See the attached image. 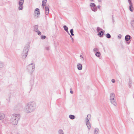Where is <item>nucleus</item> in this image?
<instances>
[{
  "instance_id": "27",
  "label": "nucleus",
  "mask_w": 134,
  "mask_h": 134,
  "mask_svg": "<svg viewBox=\"0 0 134 134\" xmlns=\"http://www.w3.org/2000/svg\"><path fill=\"white\" fill-rule=\"evenodd\" d=\"M131 24L132 26L134 27V20H132L131 22Z\"/></svg>"
},
{
  "instance_id": "14",
  "label": "nucleus",
  "mask_w": 134,
  "mask_h": 134,
  "mask_svg": "<svg viewBox=\"0 0 134 134\" xmlns=\"http://www.w3.org/2000/svg\"><path fill=\"white\" fill-rule=\"evenodd\" d=\"M63 27L64 30L68 33L70 35V34L69 33V32L68 31V28L66 26L64 25L63 26Z\"/></svg>"
},
{
  "instance_id": "31",
  "label": "nucleus",
  "mask_w": 134,
  "mask_h": 134,
  "mask_svg": "<svg viewBox=\"0 0 134 134\" xmlns=\"http://www.w3.org/2000/svg\"><path fill=\"white\" fill-rule=\"evenodd\" d=\"M47 0H43L42 1V3H44L46 4L47 2Z\"/></svg>"
},
{
  "instance_id": "8",
  "label": "nucleus",
  "mask_w": 134,
  "mask_h": 134,
  "mask_svg": "<svg viewBox=\"0 0 134 134\" xmlns=\"http://www.w3.org/2000/svg\"><path fill=\"white\" fill-rule=\"evenodd\" d=\"M35 13L36 14L35 16L36 18L38 17L39 15H40V13L39 9L38 8H36L35 11Z\"/></svg>"
},
{
  "instance_id": "28",
  "label": "nucleus",
  "mask_w": 134,
  "mask_h": 134,
  "mask_svg": "<svg viewBox=\"0 0 134 134\" xmlns=\"http://www.w3.org/2000/svg\"><path fill=\"white\" fill-rule=\"evenodd\" d=\"M98 51V49L96 48H95L93 49V51L94 52Z\"/></svg>"
},
{
  "instance_id": "17",
  "label": "nucleus",
  "mask_w": 134,
  "mask_h": 134,
  "mask_svg": "<svg viewBox=\"0 0 134 134\" xmlns=\"http://www.w3.org/2000/svg\"><path fill=\"white\" fill-rule=\"evenodd\" d=\"M4 64L2 62L0 61V68H2L4 67Z\"/></svg>"
},
{
  "instance_id": "5",
  "label": "nucleus",
  "mask_w": 134,
  "mask_h": 134,
  "mask_svg": "<svg viewBox=\"0 0 134 134\" xmlns=\"http://www.w3.org/2000/svg\"><path fill=\"white\" fill-rule=\"evenodd\" d=\"M35 69V65L34 63H31L28 65L27 66V69L29 72L32 73Z\"/></svg>"
},
{
  "instance_id": "43",
  "label": "nucleus",
  "mask_w": 134,
  "mask_h": 134,
  "mask_svg": "<svg viewBox=\"0 0 134 134\" xmlns=\"http://www.w3.org/2000/svg\"><path fill=\"white\" fill-rule=\"evenodd\" d=\"M131 1V0H128V2H130V1Z\"/></svg>"
},
{
  "instance_id": "7",
  "label": "nucleus",
  "mask_w": 134,
  "mask_h": 134,
  "mask_svg": "<svg viewBox=\"0 0 134 134\" xmlns=\"http://www.w3.org/2000/svg\"><path fill=\"white\" fill-rule=\"evenodd\" d=\"M90 7L92 10L94 12H96L97 11V6L94 3H92L90 4Z\"/></svg>"
},
{
  "instance_id": "12",
  "label": "nucleus",
  "mask_w": 134,
  "mask_h": 134,
  "mask_svg": "<svg viewBox=\"0 0 134 134\" xmlns=\"http://www.w3.org/2000/svg\"><path fill=\"white\" fill-rule=\"evenodd\" d=\"M99 132V129L98 128H96L95 129L94 131V134H98Z\"/></svg>"
},
{
  "instance_id": "34",
  "label": "nucleus",
  "mask_w": 134,
  "mask_h": 134,
  "mask_svg": "<svg viewBox=\"0 0 134 134\" xmlns=\"http://www.w3.org/2000/svg\"><path fill=\"white\" fill-rule=\"evenodd\" d=\"M111 82L113 83H114L115 82V81L114 79H112L111 80Z\"/></svg>"
},
{
  "instance_id": "3",
  "label": "nucleus",
  "mask_w": 134,
  "mask_h": 134,
  "mask_svg": "<svg viewBox=\"0 0 134 134\" xmlns=\"http://www.w3.org/2000/svg\"><path fill=\"white\" fill-rule=\"evenodd\" d=\"M115 96L114 93H111L110 95V99L111 103L114 105L117 106V104L116 103V100L115 99Z\"/></svg>"
},
{
  "instance_id": "11",
  "label": "nucleus",
  "mask_w": 134,
  "mask_h": 134,
  "mask_svg": "<svg viewBox=\"0 0 134 134\" xmlns=\"http://www.w3.org/2000/svg\"><path fill=\"white\" fill-rule=\"evenodd\" d=\"M104 31L103 30L101 31L100 32H99L98 35L100 37H102L103 36Z\"/></svg>"
},
{
  "instance_id": "29",
  "label": "nucleus",
  "mask_w": 134,
  "mask_h": 134,
  "mask_svg": "<svg viewBox=\"0 0 134 134\" xmlns=\"http://www.w3.org/2000/svg\"><path fill=\"white\" fill-rule=\"evenodd\" d=\"M80 57L81 58V60L82 61H84V59L82 55H80Z\"/></svg>"
},
{
  "instance_id": "19",
  "label": "nucleus",
  "mask_w": 134,
  "mask_h": 134,
  "mask_svg": "<svg viewBox=\"0 0 134 134\" xmlns=\"http://www.w3.org/2000/svg\"><path fill=\"white\" fill-rule=\"evenodd\" d=\"M69 118L71 119H74L75 118V116L72 115H69Z\"/></svg>"
},
{
  "instance_id": "41",
  "label": "nucleus",
  "mask_w": 134,
  "mask_h": 134,
  "mask_svg": "<svg viewBox=\"0 0 134 134\" xmlns=\"http://www.w3.org/2000/svg\"><path fill=\"white\" fill-rule=\"evenodd\" d=\"M98 7L99 8H100V5H98Z\"/></svg>"
},
{
  "instance_id": "22",
  "label": "nucleus",
  "mask_w": 134,
  "mask_h": 134,
  "mask_svg": "<svg viewBox=\"0 0 134 134\" xmlns=\"http://www.w3.org/2000/svg\"><path fill=\"white\" fill-rule=\"evenodd\" d=\"M59 134H64L63 131L62 130H60L58 131Z\"/></svg>"
},
{
  "instance_id": "26",
  "label": "nucleus",
  "mask_w": 134,
  "mask_h": 134,
  "mask_svg": "<svg viewBox=\"0 0 134 134\" xmlns=\"http://www.w3.org/2000/svg\"><path fill=\"white\" fill-rule=\"evenodd\" d=\"M106 37L108 38H111V36L108 33L106 35Z\"/></svg>"
},
{
  "instance_id": "15",
  "label": "nucleus",
  "mask_w": 134,
  "mask_h": 134,
  "mask_svg": "<svg viewBox=\"0 0 134 134\" xmlns=\"http://www.w3.org/2000/svg\"><path fill=\"white\" fill-rule=\"evenodd\" d=\"M24 2V0H20L19 2V5L23 6Z\"/></svg>"
},
{
  "instance_id": "20",
  "label": "nucleus",
  "mask_w": 134,
  "mask_h": 134,
  "mask_svg": "<svg viewBox=\"0 0 134 134\" xmlns=\"http://www.w3.org/2000/svg\"><path fill=\"white\" fill-rule=\"evenodd\" d=\"M95 55L97 57H99L100 56V52H97L96 53Z\"/></svg>"
},
{
  "instance_id": "21",
  "label": "nucleus",
  "mask_w": 134,
  "mask_h": 134,
  "mask_svg": "<svg viewBox=\"0 0 134 134\" xmlns=\"http://www.w3.org/2000/svg\"><path fill=\"white\" fill-rule=\"evenodd\" d=\"M97 31L98 32H100L101 31L103 30L102 29L99 27H98L97 29Z\"/></svg>"
},
{
  "instance_id": "10",
  "label": "nucleus",
  "mask_w": 134,
  "mask_h": 134,
  "mask_svg": "<svg viewBox=\"0 0 134 134\" xmlns=\"http://www.w3.org/2000/svg\"><path fill=\"white\" fill-rule=\"evenodd\" d=\"M77 67L79 70H81L82 69V66L81 64L78 63L77 64Z\"/></svg>"
},
{
  "instance_id": "36",
  "label": "nucleus",
  "mask_w": 134,
  "mask_h": 134,
  "mask_svg": "<svg viewBox=\"0 0 134 134\" xmlns=\"http://www.w3.org/2000/svg\"><path fill=\"white\" fill-rule=\"evenodd\" d=\"M70 93H71V94H73V91L71 90V88H70Z\"/></svg>"
},
{
  "instance_id": "13",
  "label": "nucleus",
  "mask_w": 134,
  "mask_h": 134,
  "mask_svg": "<svg viewBox=\"0 0 134 134\" xmlns=\"http://www.w3.org/2000/svg\"><path fill=\"white\" fill-rule=\"evenodd\" d=\"M125 39L126 41H128L130 39V36L129 35H127L125 36Z\"/></svg>"
},
{
  "instance_id": "24",
  "label": "nucleus",
  "mask_w": 134,
  "mask_h": 134,
  "mask_svg": "<svg viewBox=\"0 0 134 134\" xmlns=\"http://www.w3.org/2000/svg\"><path fill=\"white\" fill-rule=\"evenodd\" d=\"M129 9L131 12H133V6H129Z\"/></svg>"
},
{
  "instance_id": "2",
  "label": "nucleus",
  "mask_w": 134,
  "mask_h": 134,
  "mask_svg": "<svg viewBox=\"0 0 134 134\" xmlns=\"http://www.w3.org/2000/svg\"><path fill=\"white\" fill-rule=\"evenodd\" d=\"M20 118V115L18 114H14L12 116L10 122L14 125H16Z\"/></svg>"
},
{
  "instance_id": "30",
  "label": "nucleus",
  "mask_w": 134,
  "mask_h": 134,
  "mask_svg": "<svg viewBox=\"0 0 134 134\" xmlns=\"http://www.w3.org/2000/svg\"><path fill=\"white\" fill-rule=\"evenodd\" d=\"M46 38V36H41V38L42 39H45Z\"/></svg>"
},
{
  "instance_id": "25",
  "label": "nucleus",
  "mask_w": 134,
  "mask_h": 134,
  "mask_svg": "<svg viewBox=\"0 0 134 134\" xmlns=\"http://www.w3.org/2000/svg\"><path fill=\"white\" fill-rule=\"evenodd\" d=\"M70 32L71 33V36H73L74 35L73 34V30L72 29H71L70 30Z\"/></svg>"
},
{
  "instance_id": "37",
  "label": "nucleus",
  "mask_w": 134,
  "mask_h": 134,
  "mask_svg": "<svg viewBox=\"0 0 134 134\" xmlns=\"http://www.w3.org/2000/svg\"><path fill=\"white\" fill-rule=\"evenodd\" d=\"M70 35L71 38V40H72V41L73 42L74 39H73V38L72 37V36L71 35Z\"/></svg>"
},
{
  "instance_id": "33",
  "label": "nucleus",
  "mask_w": 134,
  "mask_h": 134,
  "mask_svg": "<svg viewBox=\"0 0 134 134\" xmlns=\"http://www.w3.org/2000/svg\"><path fill=\"white\" fill-rule=\"evenodd\" d=\"M37 32H38V34L39 35H41V32L40 31H38Z\"/></svg>"
},
{
  "instance_id": "39",
  "label": "nucleus",
  "mask_w": 134,
  "mask_h": 134,
  "mask_svg": "<svg viewBox=\"0 0 134 134\" xmlns=\"http://www.w3.org/2000/svg\"><path fill=\"white\" fill-rule=\"evenodd\" d=\"M42 5L43 7H44V6L45 5V3H42Z\"/></svg>"
},
{
  "instance_id": "45",
  "label": "nucleus",
  "mask_w": 134,
  "mask_h": 134,
  "mask_svg": "<svg viewBox=\"0 0 134 134\" xmlns=\"http://www.w3.org/2000/svg\"><path fill=\"white\" fill-rule=\"evenodd\" d=\"M91 1H93V0H90Z\"/></svg>"
},
{
  "instance_id": "9",
  "label": "nucleus",
  "mask_w": 134,
  "mask_h": 134,
  "mask_svg": "<svg viewBox=\"0 0 134 134\" xmlns=\"http://www.w3.org/2000/svg\"><path fill=\"white\" fill-rule=\"evenodd\" d=\"M49 5H46L45 7V14L47 15L49 13Z\"/></svg>"
},
{
  "instance_id": "16",
  "label": "nucleus",
  "mask_w": 134,
  "mask_h": 134,
  "mask_svg": "<svg viewBox=\"0 0 134 134\" xmlns=\"http://www.w3.org/2000/svg\"><path fill=\"white\" fill-rule=\"evenodd\" d=\"M4 118V114L2 113H0V120L3 119Z\"/></svg>"
},
{
  "instance_id": "4",
  "label": "nucleus",
  "mask_w": 134,
  "mask_h": 134,
  "mask_svg": "<svg viewBox=\"0 0 134 134\" xmlns=\"http://www.w3.org/2000/svg\"><path fill=\"white\" fill-rule=\"evenodd\" d=\"M29 50L28 46H26L24 47V50L22 53V55L23 59H25L27 55V53Z\"/></svg>"
},
{
  "instance_id": "18",
  "label": "nucleus",
  "mask_w": 134,
  "mask_h": 134,
  "mask_svg": "<svg viewBox=\"0 0 134 134\" xmlns=\"http://www.w3.org/2000/svg\"><path fill=\"white\" fill-rule=\"evenodd\" d=\"M34 30L36 32L38 31V26L37 25L35 26L34 27Z\"/></svg>"
},
{
  "instance_id": "1",
  "label": "nucleus",
  "mask_w": 134,
  "mask_h": 134,
  "mask_svg": "<svg viewBox=\"0 0 134 134\" xmlns=\"http://www.w3.org/2000/svg\"><path fill=\"white\" fill-rule=\"evenodd\" d=\"M36 107V103L34 101H31L26 104L24 110L25 113H29L34 111Z\"/></svg>"
},
{
  "instance_id": "6",
  "label": "nucleus",
  "mask_w": 134,
  "mask_h": 134,
  "mask_svg": "<svg viewBox=\"0 0 134 134\" xmlns=\"http://www.w3.org/2000/svg\"><path fill=\"white\" fill-rule=\"evenodd\" d=\"M91 117V115L90 114H88L87 115L86 119V123L88 129L90 130L91 128V124L90 122H89V120L90 119Z\"/></svg>"
},
{
  "instance_id": "42",
  "label": "nucleus",
  "mask_w": 134,
  "mask_h": 134,
  "mask_svg": "<svg viewBox=\"0 0 134 134\" xmlns=\"http://www.w3.org/2000/svg\"><path fill=\"white\" fill-rule=\"evenodd\" d=\"M98 1L100 2H101L102 1L101 0H98Z\"/></svg>"
},
{
  "instance_id": "23",
  "label": "nucleus",
  "mask_w": 134,
  "mask_h": 134,
  "mask_svg": "<svg viewBox=\"0 0 134 134\" xmlns=\"http://www.w3.org/2000/svg\"><path fill=\"white\" fill-rule=\"evenodd\" d=\"M23 6L21 5H19L18 9L19 10H22L23 9Z\"/></svg>"
},
{
  "instance_id": "44",
  "label": "nucleus",
  "mask_w": 134,
  "mask_h": 134,
  "mask_svg": "<svg viewBox=\"0 0 134 134\" xmlns=\"http://www.w3.org/2000/svg\"><path fill=\"white\" fill-rule=\"evenodd\" d=\"M132 3V2H131V1H130V2H129V3Z\"/></svg>"
},
{
  "instance_id": "40",
  "label": "nucleus",
  "mask_w": 134,
  "mask_h": 134,
  "mask_svg": "<svg viewBox=\"0 0 134 134\" xmlns=\"http://www.w3.org/2000/svg\"><path fill=\"white\" fill-rule=\"evenodd\" d=\"M132 83V82L131 81H130L129 83V85L130 86V84H131Z\"/></svg>"
},
{
  "instance_id": "38",
  "label": "nucleus",
  "mask_w": 134,
  "mask_h": 134,
  "mask_svg": "<svg viewBox=\"0 0 134 134\" xmlns=\"http://www.w3.org/2000/svg\"><path fill=\"white\" fill-rule=\"evenodd\" d=\"M129 6H132L133 5H132V3H129Z\"/></svg>"
},
{
  "instance_id": "32",
  "label": "nucleus",
  "mask_w": 134,
  "mask_h": 134,
  "mask_svg": "<svg viewBox=\"0 0 134 134\" xmlns=\"http://www.w3.org/2000/svg\"><path fill=\"white\" fill-rule=\"evenodd\" d=\"M46 49L47 51H48L49 50L50 48L49 47H47L45 48Z\"/></svg>"
},
{
  "instance_id": "35",
  "label": "nucleus",
  "mask_w": 134,
  "mask_h": 134,
  "mask_svg": "<svg viewBox=\"0 0 134 134\" xmlns=\"http://www.w3.org/2000/svg\"><path fill=\"white\" fill-rule=\"evenodd\" d=\"M121 35H119L118 36V37L119 38H121Z\"/></svg>"
}]
</instances>
